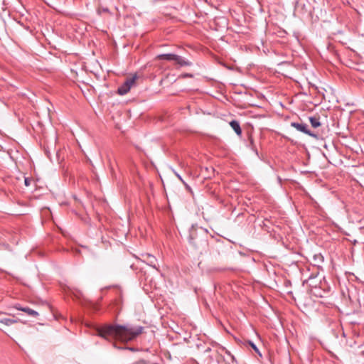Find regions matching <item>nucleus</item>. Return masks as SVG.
<instances>
[{
  "label": "nucleus",
  "mask_w": 364,
  "mask_h": 364,
  "mask_svg": "<svg viewBox=\"0 0 364 364\" xmlns=\"http://www.w3.org/2000/svg\"><path fill=\"white\" fill-rule=\"evenodd\" d=\"M291 126L294 127L296 130L304 133L316 139H318L320 138V135L318 133L314 132H311L309 129L308 125L304 123H299V122H291Z\"/></svg>",
  "instance_id": "obj_2"
},
{
  "label": "nucleus",
  "mask_w": 364,
  "mask_h": 364,
  "mask_svg": "<svg viewBox=\"0 0 364 364\" xmlns=\"http://www.w3.org/2000/svg\"><path fill=\"white\" fill-rule=\"evenodd\" d=\"M176 55L173 53H165V54H160L157 56V58L159 60H166L168 61H174Z\"/></svg>",
  "instance_id": "obj_9"
},
{
  "label": "nucleus",
  "mask_w": 364,
  "mask_h": 364,
  "mask_svg": "<svg viewBox=\"0 0 364 364\" xmlns=\"http://www.w3.org/2000/svg\"><path fill=\"white\" fill-rule=\"evenodd\" d=\"M11 160L16 159L14 156H10Z\"/></svg>",
  "instance_id": "obj_18"
},
{
  "label": "nucleus",
  "mask_w": 364,
  "mask_h": 364,
  "mask_svg": "<svg viewBox=\"0 0 364 364\" xmlns=\"http://www.w3.org/2000/svg\"><path fill=\"white\" fill-rule=\"evenodd\" d=\"M15 309H16L17 310H19V311H23L25 313H26L28 316H32V317H37L38 316V313L34 310H33L32 309L29 308V307H22L20 304H16L14 306Z\"/></svg>",
  "instance_id": "obj_5"
},
{
  "label": "nucleus",
  "mask_w": 364,
  "mask_h": 364,
  "mask_svg": "<svg viewBox=\"0 0 364 364\" xmlns=\"http://www.w3.org/2000/svg\"><path fill=\"white\" fill-rule=\"evenodd\" d=\"M314 258L315 260L320 259V260L323 261V257L321 255H314Z\"/></svg>",
  "instance_id": "obj_13"
},
{
  "label": "nucleus",
  "mask_w": 364,
  "mask_h": 364,
  "mask_svg": "<svg viewBox=\"0 0 364 364\" xmlns=\"http://www.w3.org/2000/svg\"><path fill=\"white\" fill-rule=\"evenodd\" d=\"M176 64L179 65L180 66H188L191 65V63L188 60H185L182 57L176 55L175 58V60Z\"/></svg>",
  "instance_id": "obj_8"
},
{
  "label": "nucleus",
  "mask_w": 364,
  "mask_h": 364,
  "mask_svg": "<svg viewBox=\"0 0 364 364\" xmlns=\"http://www.w3.org/2000/svg\"><path fill=\"white\" fill-rule=\"evenodd\" d=\"M143 326L107 324L98 329L100 336L107 339H118L124 342L134 340L142 333Z\"/></svg>",
  "instance_id": "obj_1"
},
{
  "label": "nucleus",
  "mask_w": 364,
  "mask_h": 364,
  "mask_svg": "<svg viewBox=\"0 0 364 364\" xmlns=\"http://www.w3.org/2000/svg\"><path fill=\"white\" fill-rule=\"evenodd\" d=\"M176 175L177 176V177H178V178H179V179H180L183 183H184V181H183V178H181V176L179 174L176 173Z\"/></svg>",
  "instance_id": "obj_16"
},
{
  "label": "nucleus",
  "mask_w": 364,
  "mask_h": 364,
  "mask_svg": "<svg viewBox=\"0 0 364 364\" xmlns=\"http://www.w3.org/2000/svg\"><path fill=\"white\" fill-rule=\"evenodd\" d=\"M136 79V75H133L132 77L127 78L125 82L118 87V94L120 95L127 94L130 90L131 87L135 84Z\"/></svg>",
  "instance_id": "obj_3"
},
{
  "label": "nucleus",
  "mask_w": 364,
  "mask_h": 364,
  "mask_svg": "<svg viewBox=\"0 0 364 364\" xmlns=\"http://www.w3.org/2000/svg\"><path fill=\"white\" fill-rule=\"evenodd\" d=\"M24 182H25V185H26V186H29L30 182H29V180H28V178H25Z\"/></svg>",
  "instance_id": "obj_15"
},
{
  "label": "nucleus",
  "mask_w": 364,
  "mask_h": 364,
  "mask_svg": "<svg viewBox=\"0 0 364 364\" xmlns=\"http://www.w3.org/2000/svg\"><path fill=\"white\" fill-rule=\"evenodd\" d=\"M56 157L58 158V159H60V158L62 159H64V158H65L64 151H62V150L57 151H56Z\"/></svg>",
  "instance_id": "obj_11"
},
{
  "label": "nucleus",
  "mask_w": 364,
  "mask_h": 364,
  "mask_svg": "<svg viewBox=\"0 0 364 364\" xmlns=\"http://www.w3.org/2000/svg\"><path fill=\"white\" fill-rule=\"evenodd\" d=\"M309 122L311 125L314 128H318L321 126L320 118L317 116H313L309 117Z\"/></svg>",
  "instance_id": "obj_10"
},
{
  "label": "nucleus",
  "mask_w": 364,
  "mask_h": 364,
  "mask_svg": "<svg viewBox=\"0 0 364 364\" xmlns=\"http://www.w3.org/2000/svg\"><path fill=\"white\" fill-rule=\"evenodd\" d=\"M192 240H193V237H191V242L192 243H194V242H193V241H192Z\"/></svg>",
  "instance_id": "obj_20"
},
{
  "label": "nucleus",
  "mask_w": 364,
  "mask_h": 364,
  "mask_svg": "<svg viewBox=\"0 0 364 364\" xmlns=\"http://www.w3.org/2000/svg\"><path fill=\"white\" fill-rule=\"evenodd\" d=\"M15 323H16V320L7 318L0 314V324L9 326Z\"/></svg>",
  "instance_id": "obj_6"
},
{
  "label": "nucleus",
  "mask_w": 364,
  "mask_h": 364,
  "mask_svg": "<svg viewBox=\"0 0 364 364\" xmlns=\"http://www.w3.org/2000/svg\"><path fill=\"white\" fill-rule=\"evenodd\" d=\"M230 127H232V129L235 132V133L238 135V136H240L241 134H242V129H241V127H240V123L237 120H232L230 122Z\"/></svg>",
  "instance_id": "obj_7"
},
{
  "label": "nucleus",
  "mask_w": 364,
  "mask_h": 364,
  "mask_svg": "<svg viewBox=\"0 0 364 364\" xmlns=\"http://www.w3.org/2000/svg\"><path fill=\"white\" fill-rule=\"evenodd\" d=\"M45 151H46V154L47 157L51 158V154L50 153V151L48 149H46Z\"/></svg>",
  "instance_id": "obj_14"
},
{
  "label": "nucleus",
  "mask_w": 364,
  "mask_h": 364,
  "mask_svg": "<svg viewBox=\"0 0 364 364\" xmlns=\"http://www.w3.org/2000/svg\"><path fill=\"white\" fill-rule=\"evenodd\" d=\"M141 258H139L141 262L147 264L148 265L152 267L153 268L156 269H159V265L157 262L156 258L149 254V253H143L141 255Z\"/></svg>",
  "instance_id": "obj_4"
},
{
  "label": "nucleus",
  "mask_w": 364,
  "mask_h": 364,
  "mask_svg": "<svg viewBox=\"0 0 364 364\" xmlns=\"http://www.w3.org/2000/svg\"><path fill=\"white\" fill-rule=\"evenodd\" d=\"M103 11H104L105 12H108V11H109V9H103Z\"/></svg>",
  "instance_id": "obj_19"
},
{
  "label": "nucleus",
  "mask_w": 364,
  "mask_h": 364,
  "mask_svg": "<svg viewBox=\"0 0 364 364\" xmlns=\"http://www.w3.org/2000/svg\"><path fill=\"white\" fill-rule=\"evenodd\" d=\"M250 346H252V348L255 350V351L256 353H259V354L261 355V354H260V353H259V349L257 348V347L256 346V345H255L254 343L251 342V341H250Z\"/></svg>",
  "instance_id": "obj_12"
},
{
  "label": "nucleus",
  "mask_w": 364,
  "mask_h": 364,
  "mask_svg": "<svg viewBox=\"0 0 364 364\" xmlns=\"http://www.w3.org/2000/svg\"><path fill=\"white\" fill-rule=\"evenodd\" d=\"M128 350H131V351H135L136 350L134 348H127Z\"/></svg>",
  "instance_id": "obj_17"
}]
</instances>
